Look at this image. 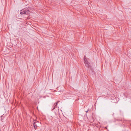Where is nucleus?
<instances>
[{
	"label": "nucleus",
	"instance_id": "obj_3",
	"mask_svg": "<svg viewBox=\"0 0 131 131\" xmlns=\"http://www.w3.org/2000/svg\"><path fill=\"white\" fill-rule=\"evenodd\" d=\"M59 102V101H58L56 103H54L53 106V108L52 109V110H54L56 107L57 106L58 103Z\"/></svg>",
	"mask_w": 131,
	"mask_h": 131
},
{
	"label": "nucleus",
	"instance_id": "obj_6",
	"mask_svg": "<svg viewBox=\"0 0 131 131\" xmlns=\"http://www.w3.org/2000/svg\"><path fill=\"white\" fill-rule=\"evenodd\" d=\"M105 129H107V127H105Z\"/></svg>",
	"mask_w": 131,
	"mask_h": 131
},
{
	"label": "nucleus",
	"instance_id": "obj_8",
	"mask_svg": "<svg viewBox=\"0 0 131 131\" xmlns=\"http://www.w3.org/2000/svg\"><path fill=\"white\" fill-rule=\"evenodd\" d=\"M120 112H121V111H120Z\"/></svg>",
	"mask_w": 131,
	"mask_h": 131
},
{
	"label": "nucleus",
	"instance_id": "obj_7",
	"mask_svg": "<svg viewBox=\"0 0 131 131\" xmlns=\"http://www.w3.org/2000/svg\"><path fill=\"white\" fill-rule=\"evenodd\" d=\"M3 116H1V117H2Z\"/></svg>",
	"mask_w": 131,
	"mask_h": 131
},
{
	"label": "nucleus",
	"instance_id": "obj_5",
	"mask_svg": "<svg viewBox=\"0 0 131 131\" xmlns=\"http://www.w3.org/2000/svg\"><path fill=\"white\" fill-rule=\"evenodd\" d=\"M90 111V110L89 109H88L87 111H86V113H87L88 112V111Z\"/></svg>",
	"mask_w": 131,
	"mask_h": 131
},
{
	"label": "nucleus",
	"instance_id": "obj_1",
	"mask_svg": "<svg viewBox=\"0 0 131 131\" xmlns=\"http://www.w3.org/2000/svg\"><path fill=\"white\" fill-rule=\"evenodd\" d=\"M30 11L28 8L20 10V13L21 15L25 14L28 15H30Z\"/></svg>",
	"mask_w": 131,
	"mask_h": 131
},
{
	"label": "nucleus",
	"instance_id": "obj_4",
	"mask_svg": "<svg viewBox=\"0 0 131 131\" xmlns=\"http://www.w3.org/2000/svg\"><path fill=\"white\" fill-rule=\"evenodd\" d=\"M33 125L34 128L35 129H36L37 128V125H36V122H34L33 123Z\"/></svg>",
	"mask_w": 131,
	"mask_h": 131
},
{
	"label": "nucleus",
	"instance_id": "obj_2",
	"mask_svg": "<svg viewBox=\"0 0 131 131\" xmlns=\"http://www.w3.org/2000/svg\"><path fill=\"white\" fill-rule=\"evenodd\" d=\"M85 56H84V58L85 64L86 67H87L89 68L91 70L92 68L91 67V66L90 65V63L88 62V61L85 58Z\"/></svg>",
	"mask_w": 131,
	"mask_h": 131
}]
</instances>
